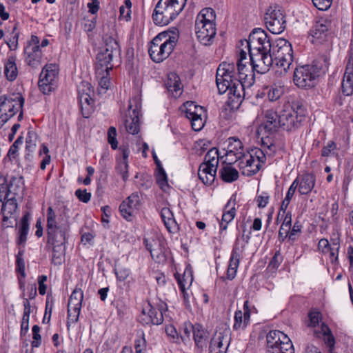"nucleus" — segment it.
Here are the masks:
<instances>
[{
    "mask_svg": "<svg viewBox=\"0 0 353 353\" xmlns=\"http://www.w3.org/2000/svg\"><path fill=\"white\" fill-rule=\"evenodd\" d=\"M174 277L181 291H183L184 289H188L193 281L192 270L190 265H189L185 268L183 274L179 273L174 274Z\"/></svg>",
    "mask_w": 353,
    "mask_h": 353,
    "instance_id": "37",
    "label": "nucleus"
},
{
    "mask_svg": "<svg viewBox=\"0 0 353 353\" xmlns=\"http://www.w3.org/2000/svg\"><path fill=\"white\" fill-rule=\"evenodd\" d=\"M40 327L37 325H33L32 328V341L31 345L32 347H39L41 344V336L40 334Z\"/></svg>",
    "mask_w": 353,
    "mask_h": 353,
    "instance_id": "51",
    "label": "nucleus"
},
{
    "mask_svg": "<svg viewBox=\"0 0 353 353\" xmlns=\"http://www.w3.org/2000/svg\"><path fill=\"white\" fill-rule=\"evenodd\" d=\"M145 346V340L144 337L139 338L134 341V348L136 353H143V350Z\"/></svg>",
    "mask_w": 353,
    "mask_h": 353,
    "instance_id": "64",
    "label": "nucleus"
},
{
    "mask_svg": "<svg viewBox=\"0 0 353 353\" xmlns=\"http://www.w3.org/2000/svg\"><path fill=\"white\" fill-rule=\"evenodd\" d=\"M24 57L25 61L29 66L37 68L42 62V50L39 47L26 46Z\"/></svg>",
    "mask_w": 353,
    "mask_h": 353,
    "instance_id": "30",
    "label": "nucleus"
},
{
    "mask_svg": "<svg viewBox=\"0 0 353 353\" xmlns=\"http://www.w3.org/2000/svg\"><path fill=\"white\" fill-rule=\"evenodd\" d=\"M38 136L34 131H29L26 141V149L27 150L35 151Z\"/></svg>",
    "mask_w": 353,
    "mask_h": 353,
    "instance_id": "48",
    "label": "nucleus"
},
{
    "mask_svg": "<svg viewBox=\"0 0 353 353\" xmlns=\"http://www.w3.org/2000/svg\"><path fill=\"white\" fill-rule=\"evenodd\" d=\"M283 87L274 85L270 88L268 92V97L270 101H275L278 100L283 95Z\"/></svg>",
    "mask_w": 353,
    "mask_h": 353,
    "instance_id": "49",
    "label": "nucleus"
},
{
    "mask_svg": "<svg viewBox=\"0 0 353 353\" xmlns=\"http://www.w3.org/2000/svg\"><path fill=\"white\" fill-rule=\"evenodd\" d=\"M168 311L167 304L159 300L153 305L148 302V306L142 310L139 321L145 325H159L163 323L164 315Z\"/></svg>",
    "mask_w": 353,
    "mask_h": 353,
    "instance_id": "10",
    "label": "nucleus"
},
{
    "mask_svg": "<svg viewBox=\"0 0 353 353\" xmlns=\"http://www.w3.org/2000/svg\"><path fill=\"white\" fill-rule=\"evenodd\" d=\"M108 141L110 144L112 150H116L118 148L117 130L113 126L110 127L108 130Z\"/></svg>",
    "mask_w": 353,
    "mask_h": 353,
    "instance_id": "53",
    "label": "nucleus"
},
{
    "mask_svg": "<svg viewBox=\"0 0 353 353\" xmlns=\"http://www.w3.org/2000/svg\"><path fill=\"white\" fill-rule=\"evenodd\" d=\"M228 150L224 154L226 156V161L236 162L241 161L243 157V143L241 141L234 137H230L228 139ZM241 161L239 162L241 163Z\"/></svg>",
    "mask_w": 353,
    "mask_h": 353,
    "instance_id": "24",
    "label": "nucleus"
},
{
    "mask_svg": "<svg viewBox=\"0 0 353 353\" xmlns=\"http://www.w3.org/2000/svg\"><path fill=\"white\" fill-rule=\"evenodd\" d=\"M59 68L56 64H46L39 75L38 85L44 94H50L58 86Z\"/></svg>",
    "mask_w": 353,
    "mask_h": 353,
    "instance_id": "12",
    "label": "nucleus"
},
{
    "mask_svg": "<svg viewBox=\"0 0 353 353\" xmlns=\"http://www.w3.org/2000/svg\"><path fill=\"white\" fill-rule=\"evenodd\" d=\"M331 28V21L327 19H321L316 21L312 29L311 34L316 39H321Z\"/></svg>",
    "mask_w": 353,
    "mask_h": 353,
    "instance_id": "41",
    "label": "nucleus"
},
{
    "mask_svg": "<svg viewBox=\"0 0 353 353\" xmlns=\"http://www.w3.org/2000/svg\"><path fill=\"white\" fill-rule=\"evenodd\" d=\"M81 309L72 306L68 308L67 327L68 330L71 323H75L79 321Z\"/></svg>",
    "mask_w": 353,
    "mask_h": 353,
    "instance_id": "47",
    "label": "nucleus"
},
{
    "mask_svg": "<svg viewBox=\"0 0 353 353\" xmlns=\"http://www.w3.org/2000/svg\"><path fill=\"white\" fill-rule=\"evenodd\" d=\"M336 150L337 146L335 142L333 141H330L327 142V145L322 148L321 156L327 157L332 155H334Z\"/></svg>",
    "mask_w": 353,
    "mask_h": 353,
    "instance_id": "50",
    "label": "nucleus"
},
{
    "mask_svg": "<svg viewBox=\"0 0 353 353\" xmlns=\"http://www.w3.org/2000/svg\"><path fill=\"white\" fill-rule=\"evenodd\" d=\"M215 23L195 21V33L199 41L203 46L212 44L216 35Z\"/></svg>",
    "mask_w": 353,
    "mask_h": 353,
    "instance_id": "19",
    "label": "nucleus"
},
{
    "mask_svg": "<svg viewBox=\"0 0 353 353\" xmlns=\"http://www.w3.org/2000/svg\"><path fill=\"white\" fill-rule=\"evenodd\" d=\"M25 99L19 92H12L0 97V112L6 114L10 118L22 109Z\"/></svg>",
    "mask_w": 353,
    "mask_h": 353,
    "instance_id": "14",
    "label": "nucleus"
},
{
    "mask_svg": "<svg viewBox=\"0 0 353 353\" xmlns=\"http://www.w3.org/2000/svg\"><path fill=\"white\" fill-rule=\"evenodd\" d=\"M315 185V176L313 174L306 173L302 175L299 180V192L301 194H309Z\"/></svg>",
    "mask_w": 353,
    "mask_h": 353,
    "instance_id": "38",
    "label": "nucleus"
},
{
    "mask_svg": "<svg viewBox=\"0 0 353 353\" xmlns=\"http://www.w3.org/2000/svg\"><path fill=\"white\" fill-rule=\"evenodd\" d=\"M185 105V110L183 114L190 121L192 129L194 131L201 130L204 126L202 118V114L204 113L203 108L196 105L192 101H188Z\"/></svg>",
    "mask_w": 353,
    "mask_h": 353,
    "instance_id": "17",
    "label": "nucleus"
},
{
    "mask_svg": "<svg viewBox=\"0 0 353 353\" xmlns=\"http://www.w3.org/2000/svg\"><path fill=\"white\" fill-rule=\"evenodd\" d=\"M264 21L268 30L273 34H280L286 28L285 14L279 6H270L266 10Z\"/></svg>",
    "mask_w": 353,
    "mask_h": 353,
    "instance_id": "11",
    "label": "nucleus"
},
{
    "mask_svg": "<svg viewBox=\"0 0 353 353\" xmlns=\"http://www.w3.org/2000/svg\"><path fill=\"white\" fill-rule=\"evenodd\" d=\"M342 92L345 96L353 94V56L350 57L341 83Z\"/></svg>",
    "mask_w": 353,
    "mask_h": 353,
    "instance_id": "29",
    "label": "nucleus"
},
{
    "mask_svg": "<svg viewBox=\"0 0 353 353\" xmlns=\"http://www.w3.org/2000/svg\"><path fill=\"white\" fill-rule=\"evenodd\" d=\"M105 48L101 49L96 57V69L98 72L108 73L114 65H119L121 61V50L114 36L105 35L103 37Z\"/></svg>",
    "mask_w": 353,
    "mask_h": 353,
    "instance_id": "4",
    "label": "nucleus"
},
{
    "mask_svg": "<svg viewBox=\"0 0 353 353\" xmlns=\"http://www.w3.org/2000/svg\"><path fill=\"white\" fill-rule=\"evenodd\" d=\"M117 279L120 281H125L130 275V270L126 268H121L119 270L114 269Z\"/></svg>",
    "mask_w": 353,
    "mask_h": 353,
    "instance_id": "60",
    "label": "nucleus"
},
{
    "mask_svg": "<svg viewBox=\"0 0 353 353\" xmlns=\"http://www.w3.org/2000/svg\"><path fill=\"white\" fill-rule=\"evenodd\" d=\"M23 143V138L22 136H19L16 141L10 146L7 155L3 158V163L5 166L8 163H12L14 160H17L18 157L19 148Z\"/></svg>",
    "mask_w": 353,
    "mask_h": 353,
    "instance_id": "42",
    "label": "nucleus"
},
{
    "mask_svg": "<svg viewBox=\"0 0 353 353\" xmlns=\"http://www.w3.org/2000/svg\"><path fill=\"white\" fill-rule=\"evenodd\" d=\"M23 255V251H19L16 256V272L19 274L18 276V283L21 290H24L26 285L25 263Z\"/></svg>",
    "mask_w": 353,
    "mask_h": 353,
    "instance_id": "39",
    "label": "nucleus"
},
{
    "mask_svg": "<svg viewBox=\"0 0 353 353\" xmlns=\"http://www.w3.org/2000/svg\"><path fill=\"white\" fill-rule=\"evenodd\" d=\"M24 191L23 181L21 177L12 176L5 187L0 188V194L5 197L18 199L22 197Z\"/></svg>",
    "mask_w": 353,
    "mask_h": 353,
    "instance_id": "21",
    "label": "nucleus"
},
{
    "mask_svg": "<svg viewBox=\"0 0 353 353\" xmlns=\"http://www.w3.org/2000/svg\"><path fill=\"white\" fill-rule=\"evenodd\" d=\"M293 59L292 44L288 40L279 38L271 43V49L263 57V64L260 65L259 73H264L269 70L270 66L274 65L276 68L275 73L277 76L285 75L288 72Z\"/></svg>",
    "mask_w": 353,
    "mask_h": 353,
    "instance_id": "2",
    "label": "nucleus"
},
{
    "mask_svg": "<svg viewBox=\"0 0 353 353\" xmlns=\"http://www.w3.org/2000/svg\"><path fill=\"white\" fill-rule=\"evenodd\" d=\"M187 0H159L152 13V20L157 26H166L183 10Z\"/></svg>",
    "mask_w": 353,
    "mask_h": 353,
    "instance_id": "6",
    "label": "nucleus"
},
{
    "mask_svg": "<svg viewBox=\"0 0 353 353\" xmlns=\"http://www.w3.org/2000/svg\"><path fill=\"white\" fill-rule=\"evenodd\" d=\"M48 243L52 245V263L57 265H61L63 262L64 255H65V249L63 245L65 242L57 243V242H48Z\"/></svg>",
    "mask_w": 353,
    "mask_h": 353,
    "instance_id": "43",
    "label": "nucleus"
},
{
    "mask_svg": "<svg viewBox=\"0 0 353 353\" xmlns=\"http://www.w3.org/2000/svg\"><path fill=\"white\" fill-rule=\"evenodd\" d=\"M314 335L316 338L322 337L325 344L330 348V352L332 351V348L334 347L335 339L330 329L326 324L322 323L318 329L314 330Z\"/></svg>",
    "mask_w": 353,
    "mask_h": 353,
    "instance_id": "35",
    "label": "nucleus"
},
{
    "mask_svg": "<svg viewBox=\"0 0 353 353\" xmlns=\"http://www.w3.org/2000/svg\"><path fill=\"white\" fill-rule=\"evenodd\" d=\"M233 63H221L216 70V83L219 94L229 90L228 99L224 106L225 111L234 112L239 109L243 103V81L241 79L234 78L232 74Z\"/></svg>",
    "mask_w": 353,
    "mask_h": 353,
    "instance_id": "1",
    "label": "nucleus"
},
{
    "mask_svg": "<svg viewBox=\"0 0 353 353\" xmlns=\"http://www.w3.org/2000/svg\"><path fill=\"white\" fill-rule=\"evenodd\" d=\"M16 61V57L11 55L8 57L4 63L3 73L9 81H14L18 77L19 70Z\"/></svg>",
    "mask_w": 353,
    "mask_h": 353,
    "instance_id": "36",
    "label": "nucleus"
},
{
    "mask_svg": "<svg viewBox=\"0 0 353 353\" xmlns=\"http://www.w3.org/2000/svg\"><path fill=\"white\" fill-rule=\"evenodd\" d=\"M215 19L216 14L214 10L211 8H205L200 11L195 21L214 23Z\"/></svg>",
    "mask_w": 353,
    "mask_h": 353,
    "instance_id": "45",
    "label": "nucleus"
},
{
    "mask_svg": "<svg viewBox=\"0 0 353 353\" xmlns=\"http://www.w3.org/2000/svg\"><path fill=\"white\" fill-rule=\"evenodd\" d=\"M314 6L320 10H326L332 5V0H312Z\"/></svg>",
    "mask_w": 353,
    "mask_h": 353,
    "instance_id": "58",
    "label": "nucleus"
},
{
    "mask_svg": "<svg viewBox=\"0 0 353 353\" xmlns=\"http://www.w3.org/2000/svg\"><path fill=\"white\" fill-rule=\"evenodd\" d=\"M319 76L317 68L305 65L296 68L294 72V82L299 88L312 87L313 81Z\"/></svg>",
    "mask_w": 353,
    "mask_h": 353,
    "instance_id": "15",
    "label": "nucleus"
},
{
    "mask_svg": "<svg viewBox=\"0 0 353 353\" xmlns=\"http://www.w3.org/2000/svg\"><path fill=\"white\" fill-rule=\"evenodd\" d=\"M165 332L167 335L173 339L174 343H180L179 336L176 329L173 325H168L165 327Z\"/></svg>",
    "mask_w": 353,
    "mask_h": 353,
    "instance_id": "59",
    "label": "nucleus"
},
{
    "mask_svg": "<svg viewBox=\"0 0 353 353\" xmlns=\"http://www.w3.org/2000/svg\"><path fill=\"white\" fill-rule=\"evenodd\" d=\"M267 349L268 352L274 348L279 347L285 343L290 342V339L279 330H272L266 336Z\"/></svg>",
    "mask_w": 353,
    "mask_h": 353,
    "instance_id": "28",
    "label": "nucleus"
},
{
    "mask_svg": "<svg viewBox=\"0 0 353 353\" xmlns=\"http://www.w3.org/2000/svg\"><path fill=\"white\" fill-rule=\"evenodd\" d=\"M234 163L226 160L222 162L219 170V176L223 181L232 183L238 179L239 172L232 166V164Z\"/></svg>",
    "mask_w": 353,
    "mask_h": 353,
    "instance_id": "32",
    "label": "nucleus"
},
{
    "mask_svg": "<svg viewBox=\"0 0 353 353\" xmlns=\"http://www.w3.org/2000/svg\"><path fill=\"white\" fill-rule=\"evenodd\" d=\"M75 196L77 197V199L83 203H88L90 201L91 199V193L88 192L87 190L78 189L75 191Z\"/></svg>",
    "mask_w": 353,
    "mask_h": 353,
    "instance_id": "56",
    "label": "nucleus"
},
{
    "mask_svg": "<svg viewBox=\"0 0 353 353\" xmlns=\"http://www.w3.org/2000/svg\"><path fill=\"white\" fill-rule=\"evenodd\" d=\"M83 299V292L81 288H76L72 292L69 301L68 307H75L81 308Z\"/></svg>",
    "mask_w": 353,
    "mask_h": 353,
    "instance_id": "46",
    "label": "nucleus"
},
{
    "mask_svg": "<svg viewBox=\"0 0 353 353\" xmlns=\"http://www.w3.org/2000/svg\"><path fill=\"white\" fill-rule=\"evenodd\" d=\"M263 154L262 150L257 148L244 153V159L246 160V164L244 165V175L250 176L259 172L261 168V158H263Z\"/></svg>",
    "mask_w": 353,
    "mask_h": 353,
    "instance_id": "18",
    "label": "nucleus"
},
{
    "mask_svg": "<svg viewBox=\"0 0 353 353\" xmlns=\"http://www.w3.org/2000/svg\"><path fill=\"white\" fill-rule=\"evenodd\" d=\"M283 261L280 251H276L271 259L268 268L272 270H276Z\"/></svg>",
    "mask_w": 353,
    "mask_h": 353,
    "instance_id": "57",
    "label": "nucleus"
},
{
    "mask_svg": "<svg viewBox=\"0 0 353 353\" xmlns=\"http://www.w3.org/2000/svg\"><path fill=\"white\" fill-rule=\"evenodd\" d=\"M16 29H17L16 27H14L13 28L12 36L9 39V41L6 42L8 46V47H9V48L11 50H16L17 48V46H18L19 33L18 32H15Z\"/></svg>",
    "mask_w": 353,
    "mask_h": 353,
    "instance_id": "61",
    "label": "nucleus"
},
{
    "mask_svg": "<svg viewBox=\"0 0 353 353\" xmlns=\"http://www.w3.org/2000/svg\"><path fill=\"white\" fill-rule=\"evenodd\" d=\"M243 322V313L241 310H237L234 314V324L233 325V328L234 330H238L241 327V324Z\"/></svg>",
    "mask_w": 353,
    "mask_h": 353,
    "instance_id": "63",
    "label": "nucleus"
},
{
    "mask_svg": "<svg viewBox=\"0 0 353 353\" xmlns=\"http://www.w3.org/2000/svg\"><path fill=\"white\" fill-rule=\"evenodd\" d=\"M165 86L172 95L177 98L182 93V85L179 77L174 72H170L165 82Z\"/></svg>",
    "mask_w": 353,
    "mask_h": 353,
    "instance_id": "33",
    "label": "nucleus"
},
{
    "mask_svg": "<svg viewBox=\"0 0 353 353\" xmlns=\"http://www.w3.org/2000/svg\"><path fill=\"white\" fill-rule=\"evenodd\" d=\"M178 41L176 34L163 32L157 34L151 41L148 49L152 60L160 63L166 59L173 51Z\"/></svg>",
    "mask_w": 353,
    "mask_h": 353,
    "instance_id": "7",
    "label": "nucleus"
},
{
    "mask_svg": "<svg viewBox=\"0 0 353 353\" xmlns=\"http://www.w3.org/2000/svg\"><path fill=\"white\" fill-rule=\"evenodd\" d=\"M230 341V332H216L211 339L209 353H226Z\"/></svg>",
    "mask_w": 353,
    "mask_h": 353,
    "instance_id": "20",
    "label": "nucleus"
},
{
    "mask_svg": "<svg viewBox=\"0 0 353 353\" xmlns=\"http://www.w3.org/2000/svg\"><path fill=\"white\" fill-rule=\"evenodd\" d=\"M306 117V110L302 103L293 101L285 105L280 112L281 128L286 131H294L299 128Z\"/></svg>",
    "mask_w": 353,
    "mask_h": 353,
    "instance_id": "8",
    "label": "nucleus"
},
{
    "mask_svg": "<svg viewBox=\"0 0 353 353\" xmlns=\"http://www.w3.org/2000/svg\"><path fill=\"white\" fill-rule=\"evenodd\" d=\"M143 243L146 249L150 252L152 259L156 263H161L166 261L164 243L161 239H144Z\"/></svg>",
    "mask_w": 353,
    "mask_h": 353,
    "instance_id": "22",
    "label": "nucleus"
},
{
    "mask_svg": "<svg viewBox=\"0 0 353 353\" xmlns=\"http://www.w3.org/2000/svg\"><path fill=\"white\" fill-rule=\"evenodd\" d=\"M308 317L310 321L308 326L316 327L321 319V314L317 311H311L308 314Z\"/></svg>",
    "mask_w": 353,
    "mask_h": 353,
    "instance_id": "55",
    "label": "nucleus"
},
{
    "mask_svg": "<svg viewBox=\"0 0 353 353\" xmlns=\"http://www.w3.org/2000/svg\"><path fill=\"white\" fill-rule=\"evenodd\" d=\"M223 157L216 148H211L206 153L198 171L199 178L204 184L211 185L214 181L219 160Z\"/></svg>",
    "mask_w": 353,
    "mask_h": 353,
    "instance_id": "9",
    "label": "nucleus"
},
{
    "mask_svg": "<svg viewBox=\"0 0 353 353\" xmlns=\"http://www.w3.org/2000/svg\"><path fill=\"white\" fill-rule=\"evenodd\" d=\"M128 167V161L119 162L116 167L117 172L121 175L124 181H126L129 178Z\"/></svg>",
    "mask_w": 353,
    "mask_h": 353,
    "instance_id": "52",
    "label": "nucleus"
},
{
    "mask_svg": "<svg viewBox=\"0 0 353 353\" xmlns=\"http://www.w3.org/2000/svg\"><path fill=\"white\" fill-rule=\"evenodd\" d=\"M236 201V194H234L230 200L228 202L225 208H231L223 214L221 222L220 223V227L222 230H225L227 228V225L231 221L233 220L235 216V208L234 204Z\"/></svg>",
    "mask_w": 353,
    "mask_h": 353,
    "instance_id": "40",
    "label": "nucleus"
},
{
    "mask_svg": "<svg viewBox=\"0 0 353 353\" xmlns=\"http://www.w3.org/2000/svg\"><path fill=\"white\" fill-rule=\"evenodd\" d=\"M140 205L141 200L139 193H132L121 203L119 206L121 215L127 221H130L134 211L137 210Z\"/></svg>",
    "mask_w": 353,
    "mask_h": 353,
    "instance_id": "23",
    "label": "nucleus"
},
{
    "mask_svg": "<svg viewBox=\"0 0 353 353\" xmlns=\"http://www.w3.org/2000/svg\"><path fill=\"white\" fill-rule=\"evenodd\" d=\"M162 221L170 233H176L179 230V225L176 221L174 214L169 208L164 207L161 210Z\"/></svg>",
    "mask_w": 353,
    "mask_h": 353,
    "instance_id": "34",
    "label": "nucleus"
},
{
    "mask_svg": "<svg viewBox=\"0 0 353 353\" xmlns=\"http://www.w3.org/2000/svg\"><path fill=\"white\" fill-rule=\"evenodd\" d=\"M47 276L41 275L38 277L39 292L41 295H44L46 292L47 286L45 282L47 281Z\"/></svg>",
    "mask_w": 353,
    "mask_h": 353,
    "instance_id": "62",
    "label": "nucleus"
},
{
    "mask_svg": "<svg viewBox=\"0 0 353 353\" xmlns=\"http://www.w3.org/2000/svg\"><path fill=\"white\" fill-rule=\"evenodd\" d=\"M29 221L30 214L29 213H26L22 216L20 223L19 237L17 240V243L19 245L24 244L27 241V236L29 231Z\"/></svg>",
    "mask_w": 353,
    "mask_h": 353,
    "instance_id": "44",
    "label": "nucleus"
},
{
    "mask_svg": "<svg viewBox=\"0 0 353 353\" xmlns=\"http://www.w3.org/2000/svg\"><path fill=\"white\" fill-rule=\"evenodd\" d=\"M246 42L250 63L253 70L259 72L263 57L271 49V42L268 39L266 32L261 28H254L250 33Z\"/></svg>",
    "mask_w": 353,
    "mask_h": 353,
    "instance_id": "3",
    "label": "nucleus"
},
{
    "mask_svg": "<svg viewBox=\"0 0 353 353\" xmlns=\"http://www.w3.org/2000/svg\"><path fill=\"white\" fill-rule=\"evenodd\" d=\"M281 128V122H280V114H278L276 112L273 110H268L265 114L264 123L261 126L260 129H263L271 134Z\"/></svg>",
    "mask_w": 353,
    "mask_h": 353,
    "instance_id": "26",
    "label": "nucleus"
},
{
    "mask_svg": "<svg viewBox=\"0 0 353 353\" xmlns=\"http://www.w3.org/2000/svg\"><path fill=\"white\" fill-rule=\"evenodd\" d=\"M192 329L196 348L200 353H202L207 347L210 333L199 324H195Z\"/></svg>",
    "mask_w": 353,
    "mask_h": 353,
    "instance_id": "27",
    "label": "nucleus"
},
{
    "mask_svg": "<svg viewBox=\"0 0 353 353\" xmlns=\"http://www.w3.org/2000/svg\"><path fill=\"white\" fill-rule=\"evenodd\" d=\"M77 92L82 115L84 118H89L93 112L94 104L91 97L94 93L93 88L89 82L82 81L77 86Z\"/></svg>",
    "mask_w": 353,
    "mask_h": 353,
    "instance_id": "13",
    "label": "nucleus"
},
{
    "mask_svg": "<svg viewBox=\"0 0 353 353\" xmlns=\"http://www.w3.org/2000/svg\"><path fill=\"white\" fill-rule=\"evenodd\" d=\"M270 353H294V349L291 341L285 343V345L274 348L269 352Z\"/></svg>",
    "mask_w": 353,
    "mask_h": 353,
    "instance_id": "54",
    "label": "nucleus"
},
{
    "mask_svg": "<svg viewBox=\"0 0 353 353\" xmlns=\"http://www.w3.org/2000/svg\"><path fill=\"white\" fill-rule=\"evenodd\" d=\"M239 239L237 237L236 242L233 248L232 253L230 259L228 270L227 278L228 279H233L236 273L240 261V248L238 247Z\"/></svg>",
    "mask_w": 353,
    "mask_h": 353,
    "instance_id": "31",
    "label": "nucleus"
},
{
    "mask_svg": "<svg viewBox=\"0 0 353 353\" xmlns=\"http://www.w3.org/2000/svg\"><path fill=\"white\" fill-rule=\"evenodd\" d=\"M130 117L125 120V125L127 132L132 134H137L139 132V117L141 115V103L138 97L130 101Z\"/></svg>",
    "mask_w": 353,
    "mask_h": 353,
    "instance_id": "16",
    "label": "nucleus"
},
{
    "mask_svg": "<svg viewBox=\"0 0 353 353\" xmlns=\"http://www.w3.org/2000/svg\"><path fill=\"white\" fill-rule=\"evenodd\" d=\"M17 199L5 197L0 194V214H3V223L7 225L10 218L14 214L17 209Z\"/></svg>",
    "mask_w": 353,
    "mask_h": 353,
    "instance_id": "25",
    "label": "nucleus"
},
{
    "mask_svg": "<svg viewBox=\"0 0 353 353\" xmlns=\"http://www.w3.org/2000/svg\"><path fill=\"white\" fill-rule=\"evenodd\" d=\"M69 230V216L66 213L57 214L52 207H49L47 210L48 242H65Z\"/></svg>",
    "mask_w": 353,
    "mask_h": 353,
    "instance_id": "5",
    "label": "nucleus"
}]
</instances>
